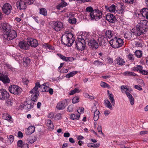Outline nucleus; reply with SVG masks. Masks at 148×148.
Returning <instances> with one entry per match:
<instances>
[{"label": "nucleus", "instance_id": "45", "mask_svg": "<svg viewBox=\"0 0 148 148\" xmlns=\"http://www.w3.org/2000/svg\"><path fill=\"white\" fill-rule=\"evenodd\" d=\"M80 115H77L76 116L74 114H72L70 115V118L72 120L75 119L79 120L80 118Z\"/></svg>", "mask_w": 148, "mask_h": 148}, {"label": "nucleus", "instance_id": "25", "mask_svg": "<svg viewBox=\"0 0 148 148\" xmlns=\"http://www.w3.org/2000/svg\"><path fill=\"white\" fill-rule=\"evenodd\" d=\"M140 12L142 16L148 20V9L143 8L140 10Z\"/></svg>", "mask_w": 148, "mask_h": 148}, {"label": "nucleus", "instance_id": "21", "mask_svg": "<svg viewBox=\"0 0 148 148\" xmlns=\"http://www.w3.org/2000/svg\"><path fill=\"white\" fill-rule=\"evenodd\" d=\"M35 127L31 125L25 130V133L27 135H29L33 133L35 131Z\"/></svg>", "mask_w": 148, "mask_h": 148}, {"label": "nucleus", "instance_id": "2", "mask_svg": "<svg viewBox=\"0 0 148 148\" xmlns=\"http://www.w3.org/2000/svg\"><path fill=\"white\" fill-rule=\"evenodd\" d=\"M40 87V83L38 82H36L35 86L29 91L30 93L32 94L31 99L33 101L37 100V98L39 94V92L38 90V88Z\"/></svg>", "mask_w": 148, "mask_h": 148}, {"label": "nucleus", "instance_id": "48", "mask_svg": "<svg viewBox=\"0 0 148 148\" xmlns=\"http://www.w3.org/2000/svg\"><path fill=\"white\" fill-rule=\"evenodd\" d=\"M100 86L101 87L103 88H107L108 89H110V87L109 85L103 82H101L100 83Z\"/></svg>", "mask_w": 148, "mask_h": 148}, {"label": "nucleus", "instance_id": "17", "mask_svg": "<svg viewBox=\"0 0 148 148\" xmlns=\"http://www.w3.org/2000/svg\"><path fill=\"white\" fill-rule=\"evenodd\" d=\"M34 103L31 101H28L27 102H25L23 104L21 105L22 108L28 110V109L32 108H33Z\"/></svg>", "mask_w": 148, "mask_h": 148}, {"label": "nucleus", "instance_id": "58", "mask_svg": "<svg viewBox=\"0 0 148 148\" xmlns=\"http://www.w3.org/2000/svg\"><path fill=\"white\" fill-rule=\"evenodd\" d=\"M111 113V111L109 110H105L104 112V114L106 116H109Z\"/></svg>", "mask_w": 148, "mask_h": 148}, {"label": "nucleus", "instance_id": "52", "mask_svg": "<svg viewBox=\"0 0 148 148\" xmlns=\"http://www.w3.org/2000/svg\"><path fill=\"white\" fill-rule=\"evenodd\" d=\"M12 101L10 99L7 100L6 101L5 104L6 106H11L12 104Z\"/></svg>", "mask_w": 148, "mask_h": 148}, {"label": "nucleus", "instance_id": "12", "mask_svg": "<svg viewBox=\"0 0 148 148\" xmlns=\"http://www.w3.org/2000/svg\"><path fill=\"white\" fill-rule=\"evenodd\" d=\"M95 36V35L92 36L88 44L93 49H96L98 48L99 45L97 42V38Z\"/></svg>", "mask_w": 148, "mask_h": 148}, {"label": "nucleus", "instance_id": "38", "mask_svg": "<svg viewBox=\"0 0 148 148\" xmlns=\"http://www.w3.org/2000/svg\"><path fill=\"white\" fill-rule=\"evenodd\" d=\"M39 13L41 14L44 16L47 15V10L44 8H42L40 9Z\"/></svg>", "mask_w": 148, "mask_h": 148}, {"label": "nucleus", "instance_id": "33", "mask_svg": "<svg viewBox=\"0 0 148 148\" xmlns=\"http://www.w3.org/2000/svg\"><path fill=\"white\" fill-rule=\"evenodd\" d=\"M23 65L24 66L26 67L30 63V60L29 58L28 57L23 58Z\"/></svg>", "mask_w": 148, "mask_h": 148}, {"label": "nucleus", "instance_id": "4", "mask_svg": "<svg viewBox=\"0 0 148 148\" xmlns=\"http://www.w3.org/2000/svg\"><path fill=\"white\" fill-rule=\"evenodd\" d=\"M2 35L4 40H12L16 37L17 34L15 31L10 29L9 31L5 33L4 34H2Z\"/></svg>", "mask_w": 148, "mask_h": 148}, {"label": "nucleus", "instance_id": "62", "mask_svg": "<svg viewBox=\"0 0 148 148\" xmlns=\"http://www.w3.org/2000/svg\"><path fill=\"white\" fill-rule=\"evenodd\" d=\"M134 87L135 89H137L139 90H141L143 89L142 86L139 85H135Z\"/></svg>", "mask_w": 148, "mask_h": 148}, {"label": "nucleus", "instance_id": "35", "mask_svg": "<svg viewBox=\"0 0 148 148\" xmlns=\"http://www.w3.org/2000/svg\"><path fill=\"white\" fill-rule=\"evenodd\" d=\"M114 32L110 30L107 31L105 33V36L109 38H112Z\"/></svg>", "mask_w": 148, "mask_h": 148}, {"label": "nucleus", "instance_id": "31", "mask_svg": "<svg viewBox=\"0 0 148 148\" xmlns=\"http://www.w3.org/2000/svg\"><path fill=\"white\" fill-rule=\"evenodd\" d=\"M143 67L140 65H137L136 66L132 68L131 70L134 71H137L140 73L143 69Z\"/></svg>", "mask_w": 148, "mask_h": 148}, {"label": "nucleus", "instance_id": "28", "mask_svg": "<svg viewBox=\"0 0 148 148\" xmlns=\"http://www.w3.org/2000/svg\"><path fill=\"white\" fill-rule=\"evenodd\" d=\"M109 101L107 99H106L104 100V104L105 106L111 110H113V107L112 104H111Z\"/></svg>", "mask_w": 148, "mask_h": 148}, {"label": "nucleus", "instance_id": "61", "mask_svg": "<svg viewBox=\"0 0 148 148\" xmlns=\"http://www.w3.org/2000/svg\"><path fill=\"white\" fill-rule=\"evenodd\" d=\"M84 108L83 107H80L77 110V111L79 113H82L84 112Z\"/></svg>", "mask_w": 148, "mask_h": 148}, {"label": "nucleus", "instance_id": "46", "mask_svg": "<svg viewBox=\"0 0 148 148\" xmlns=\"http://www.w3.org/2000/svg\"><path fill=\"white\" fill-rule=\"evenodd\" d=\"M123 75L125 76H136L137 75L135 73L130 71H126L124 73Z\"/></svg>", "mask_w": 148, "mask_h": 148}, {"label": "nucleus", "instance_id": "7", "mask_svg": "<svg viewBox=\"0 0 148 148\" xmlns=\"http://www.w3.org/2000/svg\"><path fill=\"white\" fill-rule=\"evenodd\" d=\"M76 48L78 50H83L85 47L84 40L82 38L77 39L75 42Z\"/></svg>", "mask_w": 148, "mask_h": 148}, {"label": "nucleus", "instance_id": "59", "mask_svg": "<svg viewBox=\"0 0 148 148\" xmlns=\"http://www.w3.org/2000/svg\"><path fill=\"white\" fill-rule=\"evenodd\" d=\"M94 64L97 66L101 65L103 64V63L102 62H100L99 61L97 60L95 61L94 62Z\"/></svg>", "mask_w": 148, "mask_h": 148}, {"label": "nucleus", "instance_id": "6", "mask_svg": "<svg viewBox=\"0 0 148 148\" xmlns=\"http://www.w3.org/2000/svg\"><path fill=\"white\" fill-rule=\"evenodd\" d=\"M89 14L91 20L98 21L101 18L102 13L99 10L95 9L90 13Z\"/></svg>", "mask_w": 148, "mask_h": 148}, {"label": "nucleus", "instance_id": "63", "mask_svg": "<svg viewBox=\"0 0 148 148\" xmlns=\"http://www.w3.org/2000/svg\"><path fill=\"white\" fill-rule=\"evenodd\" d=\"M69 70L67 69H63L59 71L60 73H66L68 72Z\"/></svg>", "mask_w": 148, "mask_h": 148}, {"label": "nucleus", "instance_id": "41", "mask_svg": "<svg viewBox=\"0 0 148 148\" xmlns=\"http://www.w3.org/2000/svg\"><path fill=\"white\" fill-rule=\"evenodd\" d=\"M108 97L111 103L114 106L115 104V101L114 98V96L113 95L109 93H108Z\"/></svg>", "mask_w": 148, "mask_h": 148}, {"label": "nucleus", "instance_id": "43", "mask_svg": "<svg viewBox=\"0 0 148 148\" xmlns=\"http://www.w3.org/2000/svg\"><path fill=\"white\" fill-rule=\"evenodd\" d=\"M96 38H97V40L99 42H103V40H104V37L103 36H101L99 37L97 35H94Z\"/></svg>", "mask_w": 148, "mask_h": 148}, {"label": "nucleus", "instance_id": "8", "mask_svg": "<svg viewBox=\"0 0 148 148\" xmlns=\"http://www.w3.org/2000/svg\"><path fill=\"white\" fill-rule=\"evenodd\" d=\"M10 92L14 95H17L20 94L22 91L21 88L18 86L13 85L10 86L8 88Z\"/></svg>", "mask_w": 148, "mask_h": 148}, {"label": "nucleus", "instance_id": "64", "mask_svg": "<svg viewBox=\"0 0 148 148\" xmlns=\"http://www.w3.org/2000/svg\"><path fill=\"white\" fill-rule=\"evenodd\" d=\"M140 73L144 75H148V70H145L143 69Z\"/></svg>", "mask_w": 148, "mask_h": 148}, {"label": "nucleus", "instance_id": "42", "mask_svg": "<svg viewBox=\"0 0 148 148\" xmlns=\"http://www.w3.org/2000/svg\"><path fill=\"white\" fill-rule=\"evenodd\" d=\"M14 58L15 60L20 62V61H22L23 59V57H22L20 54L18 53L16 56H14Z\"/></svg>", "mask_w": 148, "mask_h": 148}, {"label": "nucleus", "instance_id": "9", "mask_svg": "<svg viewBox=\"0 0 148 148\" xmlns=\"http://www.w3.org/2000/svg\"><path fill=\"white\" fill-rule=\"evenodd\" d=\"M73 37V34L70 33H66L63 35L62 37L61 41L65 45L71 43V39Z\"/></svg>", "mask_w": 148, "mask_h": 148}, {"label": "nucleus", "instance_id": "51", "mask_svg": "<svg viewBox=\"0 0 148 148\" xmlns=\"http://www.w3.org/2000/svg\"><path fill=\"white\" fill-rule=\"evenodd\" d=\"M79 97H73L72 102L73 103H76L79 102Z\"/></svg>", "mask_w": 148, "mask_h": 148}, {"label": "nucleus", "instance_id": "15", "mask_svg": "<svg viewBox=\"0 0 148 148\" xmlns=\"http://www.w3.org/2000/svg\"><path fill=\"white\" fill-rule=\"evenodd\" d=\"M27 43L29 46H31L32 47H36L38 45L37 40L32 38H28Z\"/></svg>", "mask_w": 148, "mask_h": 148}, {"label": "nucleus", "instance_id": "60", "mask_svg": "<svg viewBox=\"0 0 148 148\" xmlns=\"http://www.w3.org/2000/svg\"><path fill=\"white\" fill-rule=\"evenodd\" d=\"M24 143L22 140H19L17 142V145L18 147H21L24 144Z\"/></svg>", "mask_w": 148, "mask_h": 148}, {"label": "nucleus", "instance_id": "49", "mask_svg": "<svg viewBox=\"0 0 148 148\" xmlns=\"http://www.w3.org/2000/svg\"><path fill=\"white\" fill-rule=\"evenodd\" d=\"M135 54L138 58H140L142 56V52L141 51L137 50L135 52Z\"/></svg>", "mask_w": 148, "mask_h": 148}, {"label": "nucleus", "instance_id": "16", "mask_svg": "<svg viewBox=\"0 0 148 148\" xmlns=\"http://www.w3.org/2000/svg\"><path fill=\"white\" fill-rule=\"evenodd\" d=\"M68 104L66 101H60L56 106V108L59 110H63L65 108Z\"/></svg>", "mask_w": 148, "mask_h": 148}, {"label": "nucleus", "instance_id": "13", "mask_svg": "<svg viewBox=\"0 0 148 148\" xmlns=\"http://www.w3.org/2000/svg\"><path fill=\"white\" fill-rule=\"evenodd\" d=\"M9 97V93L6 90L0 89V100H5L8 98Z\"/></svg>", "mask_w": 148, "mask_h": 148}, {"label": "nucleus", "instance_id": "39", "mask_svg": "<svg viewBox=\"0 0 148 148\" xmlns=\"http://www.w3.org/2000/svg\"><path fill=\"white\" fill-rule=\"evenodd\" d=\"M77 73L78 71H72L70 72L69 73L66 74V77L67 78H70L71 77H73Z\"/></svg>", "mask_w": 148, "mask_h": 148}, {"label": "nucleus", "instance_id": "55", "mask_svg": "<svg viewBox=\"0 0 148 148\" xmlns=\"http://www.w3.org/2000/svg\"><path fill=\"white\" fill-rule=\"evenodd\" d=\"M73 105H70L68 106L67 108V111L69 112H73Z\"/></svg>", "mask_w": 148, "mask_h": 148}, {"label": "nucleus", "instance_id": "44", "mask_svg": "<svg viewBox=\"0 0 148 148\" xmlns=\"http://www.w3.org/2000/svg\"><path fill=\"white\" fill-rule=\"evenodd\" d=\"M42 46L43 48L45 49H53V47L52 46L48 44L47 43H44L42 45Z\"/></svg>", "mask_w": 148, "mask_h": 148}, {"label": "nucleus", "instance_id": "3", "mask_svg": "<svg viewBox=\"0 0 148 148\" xmlns=\"http://www.w3.org/2000/svg\"><path fill=\"white\" fill-rule=\"evenodd\" d=\"M109 43L112 47L116 49L121 47L123 44V42L122 39L115 37L111 40Z\"/></svg>", "mask_w": 148, "mask_h": 148}, {"label": "nucleus", "instance_id": "50", "mask_svg": "<svg viewBox=\"0 0 148 148\" xmlns=\"http://www.w3.org/2000/svg\"><path fill=\"white\" fill-rule=\"evenodd\" d=\"M131 34L130 32H127L124 34V37L126 39L129 38L131 36Z\"/></svg>", "mask_w": 148, "mask_h": 148}, {"label": "nucleus", "instance_id": "53", "mask_svg": "<svg viewBox=\"0 0 148 148\" xmlns=\"http://www.w3.org/2000/svg\"><path fill=\"white\" fill-rule=\"evenodd\" d=\"M97 130L99 133L100 134H101L103 136H104V134L102 132V128L101 126L98 125L97 127Z\"/></svg>", "mask_w": 148, "mask_h": 148}, {"label": "nucleus", "instance_id": "47", "mask_svg": "<svg viewBox=\"0 0 148 148\" xmlns=\"http://www.w3.org/2000/svg\"><path fill=\"white\" fill-rule=\"evenodd\" d=\"M68 21L69 23L71 24H75L76 23L77 19L75 18H69Z\"/></svg>", "mask_w": 148, "mask_h": 148}, {"label": "nucleus", "instance_id": "22", "mask_svg": "<svg viewBox=\"0 0 148 148\" xmlns=\"http://www.w3.org/2000/svg\"><path fill=\"white\" fill-rule=\"evenodd\" d=\"M58 56L63 61L66 62H72L74 60V59L72 57H66L60 54H57Z\"/></svg>", "mask_w": 148, "mask_h": 148}, {"label": "nucleus", "instance_id": "27", "mask_svg": "<svg viewBox=\"0 0 148 148\" xmlns=\"http://www.w3.org/2000/svg\"><path fill=\"white\" fill-rule=\"evenodd\" d=\"M100 113L98 110L96 109L94 112L93 119L95 121H97L99 119Z\"/></svg>", "mask_w": 148, "mask_h": 148}, {"label": "nucleus", "instance_id": "10", "mask_svg": "<svg viewBox=\"0 0 148 148\" xmlns=\"http://www.w3.org/2000/svg\"><path fill=\"white\" fill-rule=\"evenodd\" d=\"M11 26L9 24L6 23H1L0 25V29L3 34L7 33L10 30Z\"/></svg>", "mask_w": 148, "mask_h": 148}, {"label": "nucleus", "instance_id": "32", "mask_svg": "<svg viewBox=\"0 0 148 148\" xmlns=\"http://www.w3.org/2000/svg\"><path fill=\"white\" fill-rule=\"evenodd\" d=\"M77 14L74 12H70L65 14V16L69 18H75L77 16Z\"/></svg>", "mask_w": 148, "mask_h": 148}, {"label": "nucleus", "instance_id": "57", "mask_svg": "<svg viewBox=\"0 0 148 148\" xmlns=\"http://www.w3.org/2000/svg\"><path fill=\"white\" fill-rule=\"evenodd\" d=\"M84 36L85 38V40H89L90 38V33L89 32H85L84 34Z\"/></svg>", "mask_w": 148, "mask_h": 148}, {"label": "nucleus", "instance_id": "37", "mask_svg": "<svg viewBox=\"0 0 148 148\" xmlns=\"http://www.w3.org/2000/svg\"><path fill=\"white\" fill-rule=\"evenodd\" d=\"M87 145L89 147L96 148L99 147L100 145V144L98 143L94 144L92 143H89Z\"/></svg>", "mask_w": 148, "mask_h": 148}, {"label": "nucleus", "instance_id": "26", "mask_svg": "<svg viewBox=\"0 0 148 148\" xmlns=\"http://www.w3.org/2000/svg\"><path fill=\"white\" fill-rule=\"evenodd\" d=\"M42 89V91L43 92H47L49 89V84L48 83H45L44 84L40 85V87Z\"/></svg>", "mask_w": 148, "mask_h": 148}, {"label": "nucleus", "instance_id": "14", "mask_svg": "<svg viewBox=\"0 0 148 148\" xmlns=\"http://www.w3.org/2000/svg\"><path fill=\"white\" fill-rule=\"evenodd\" d=\"M16 6L20 10H25L26 8L25 2L22 0H19L17 1Z\"/></svg>", "mask_w": 148, "mask_h": 148}, {"label": "nucleus", "instance_id": "20", "mask_svg": "<svg viewBox=\"0 0 148 148\" xmlns=\"http://www.w3.org/2000/svg\"><path fill=\"white\" fill-rule=\"evenodd\" d=\"M18 45L21 48L25 50H28L29 48L28 43L24 41L20 42L19 43Z\"/></svg>", "mask_w": 148, "mask_h": 148}, {"label": "nucleus", "instance_id": "19", "mask_svg": "<svg viewBox=\"0 0 148 148\" xmlns=\"http://www.w3.org/2000/svg\"><path fill=\"white\" fill-rule=\"evenodd\" d=\"M0 80L4 84L9 83L10 82V79L8 76L6 75L3 74L1 72Z\"/></svg>", "mask_w": 148, "mask_h": 148}, {"label": "nucleus", "instance_id": "30", "mask_svg": "<svg viewBox=\"0 0 148 148\" xmlns=\"http://www.w3.org/2000/svg\"><path fill=\"white\" fill-rule=\"evenodd\" d=\"M116 63L121 66L124 65L125 64V61L121 58L118 57L116 59Z\"/></svg>", "mask_w": 148, "mask_h": 148}, {"label": "nucleus", "instance_id": "1", "mask_svg": "<svg viewBox=\"0 0 148 148\" xmlns=\"http://www.w3.org/2000/svg\"><path fill=\"white\" fill-rule=\"evenodd\" d=\"M136 26V31L131 32L135 35H140L141 33L144 32L146 29H148V21L146 20H138Z\"/></svg>", "mask_w": 148, "mask_h": 148}, {"label": "nucleus", "instance_id": "34", "mask_svg": "<svg viewBox=\"0 0 148 148\" xmlns=\"http://www.w3.org/2000/svg\"><path fill=\"white\" fill-rule=\"evenodd\" d=\"M62 2L61 3L57 5L56 7L57 9L60 10L61 8L65 7L67 5V3L64 2V0H61Z\"/></svg>", "mask_w": 148, "mask_h": 148}, {"label": "nucleus", "instance_id": "23", "mask_svg": "<svg viewBox=\"0 0 148 148\" xmlns=\"http://www.w3.org/2000/svg\"><path fill=\"white\" fill-rule=\"evenodd\" d=\"M106 20L111 23H114L116 20L115 17L112 14H108L106 16Z\"/></svg>", "mask_w": 148, "mask_h": 148}, {"label": "nucleus", "instance_id": "18", "mask_svg": "<svg viewBox=\"0 0 148 148\" xmlns=\"http://www.w3.org/2000/svg\"><path fill=\"white\" fill-rule=\"evenodd\" d=\"M53 26L52 27L56 31L58 32L61 29L63 26V25L62 23L60 22H56L53 23Z\"/></svg>", "mask_w": 148, "mask_h": 148}, {"label": "nucleus", "instance_id": "29", "mask_svg": "<svg viewBox=\"0 0 148 148\" xmlns=\"http://www.w3.org/2000/svg\"><path fill=\"white\" fill-rule=\"evenodd\" d=\"M45 123L46 125L48 127L49 129H53L54 128V125L51 120H47Z\"/></svg>", "mask_w": 148, "mask_h": 148}, {"label": "nucleus", "instance_id": "40", "mask_svg": "<svg viewBox=\"0 0 148 148\" xmlns=\"http://www.w3.org/2000/svg\"><path fill=\"white\" fill-rule=\"evenodd\" d=\"M81 90H79L78 88H76L74 90H71L69 93L70 95H73L76 93H79L81 92Z\"/></svg>", "mask_w": 148, "mask_h": 148}, {"label": "nucleus", "instance_id": "36", "mask_svg": "<svg viewBox=\"0 0 148 148\" xmlns=\"http://www.w3.org/2000/svg\"><path fill=\"white\" fill-rule=\"evenodd\" d=\"M105 7L107 10H108L110 12H114L115 11L116 7L114 5H113L109 8L107 6H106Z\"/></svg>", "mask_w": 148, "mask_h": 148}, {"label": "nucleus", "instance_id": "24", "mask_svg": "<svg viewBox=\"0 0 148 148\" xmlns=\"http://www.w3.org/2000/svg\"><path fill=\"white\" fill-rule=\"evenodd\" d=\"M3 119L7 120L8 122L11 123L13 122V119L10 115L8 113H4L2 116Z\"/></svg>", "mask_w": 148, "mask_h": 148}, {"label": "nucleus", "instance_id": "11", "mask_svg": "<svg viewBox=\"0 0 148 148\" xmlns=\"http://www.w3.org/2000/svg\"><path fill=\"white\" fill-rule=\"evenodd\" d=\"M12 9V6L8 3L4 4L2 8L3 12L6 15H9Z\"/></svg>", "mask_w": 148, "mask_h": 148}, {"label": "nucleus", "instance_id": "5", "mask_svg": "<svg viewBox=\"0 0 148 148\" xmlns=\"http://www.w3.org/2000/svg\"><path fill=\"white\" fill-rule=\"evenodd\" d=\"M122 92L123 93L125 92L129 99L130 103L131 105H133L134 104V99L132 95L129 93L131 90L128 88L127 86H122L121 87Z\"/></svg>", "mask_w": 148, "mask_h": 148}, {"label": "nucleus", "instance_id": "56", "mask_svg": "<svg viewBox=\"0 0 148 148\" xmlns=\"http://www.w3.org/2000/svg\"><path fill=\"white\" fill-rule=\"evenodd\" d=\"M124 13V10L121 9L120 10H116L115 12V13L122 15Z\"/></svg>", "mask_w": 148, "mask_h": 148}, {"label": "nucleus", "instance_id": "54", "mask_svg": "<svg viewBox=\"0 0 148 148\" xmlns=\"http://www.w3.org/2000/svg\"><path fill=\"white\" fill-rule=\"evenodd\" d=\"M62 114L60 113H58L56 114L54 117L55 119L56 120L60 119H61Z\"/></svg>", "mask_w": 148, "mask_h": 148}]
</instances>
